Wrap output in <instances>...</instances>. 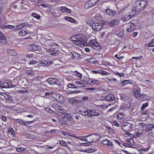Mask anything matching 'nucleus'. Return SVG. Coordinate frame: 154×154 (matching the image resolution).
<instances>
[{
  "label": "nucleus",
  "instance_id": "obj_1",
  "mask_svg": "<svg viewBox=\"0 0 154 154\" xmlns=\"http://www.w3.org/2000/svg\"><path fill=\"white\" fill-rule=\"evenodd\" d=\"M75 41V44L79 47H82L83 45H86L87 42L85 36L82 35H76Z\"/></svg>",
  "mask_w": 154,
  "mask_h": 154
},
{
  "label": "nucleus",
  "instance_id": "obj_2",
  "mask_svg": "<svg viewBox=\"0 0 154 154\" xmlns=\"http://www.w3.org/2000/svg\"><path fill=\"white\" fill-rule=\"evenodd\" d=\"M134 92L135 97L139 100L144 101L146 100H149L150 99L149 96L144 94H140L137 89H134Z\"/></svg>",
  "mask_w": 154,
  "mask_h": 154
},
{
  "label": "nucleus",
  "instance_id": "obj_3",
  "mask_svg": "<svg viewBox=\"0 0 154 154\" xmlns=\"http://www.w3.org/2000/svg\"><path fill=\"white\" fill-rule=\"evenodd\" d=\"M146 0H141L137 1L135 3L134 7L137 11H140L143 9L147 3Z\"/></svg>",
  "mask_w": 154,
  "mask_h": 154
},
{
  "label": "nucleus",
  "instance_id": "obj_4",
  "mask_svg": "<svg viewBox=\"0 0 154 154\" xmlns=\"http://www.w3.org/2000/svg\"><path fill=\"white\" fill-rule=\"evenodd\" d=\"M46 82L51 85H60V82L57 79L53 78H50L47 79Z\"/></svg>",
  "mask_w": 154,
  "mask_h": 154
},
{
  "label": "nucleus",
  "instance_id": "obj_5",
  "mask_svg": "<svg viewBox=\"0 0 154 154\" xmlns=\"http://www.w3.org/2000/svg\"><path fill=\"white\" fill-rule=\"evenodd\" d=\"M99 2L98 0H90L85 5V8H88L97 5L99 3Z\"/></svg>",
  "mask_w": 154,
  "mask_h": 154
},
{
  "label": "nucleus",
  "instance_id": "obj_6",
  "mask_svg": "<svg viewBox=\"0 0 154 154\" xmlns=\"http://www.w3.org/2000/svg\"><path fill=\"white\" fill-rule=\"evenodd\" d=\"M53 97L55 98L56 100L58 101L62 102L64 100H63V97L59 94H58L56 93H54L52 94Z\"/></svg>",
  "mask_w": 154,
  "mask_h": 154
},
{
  "label": "nucleus",
  "instance_id": "obj_7",
  "mask_svg": "<svg viewBox=\"0 0 154 154\" xmlns=\"http://www.w3.org/2000/svg\"><path fill=\"white\" fill-rule=\"evenodd\" d=\"M69 54L68 56L69 57H72V58L75 60L77 59L80 57V54L77 53L74 51H72L70 52L71 51L69 50Z\"/></svg>",
  "mask_w": 154,
  "mask_h": 154
},
{
  "label": "nucleus",
  "instance_id": "obj_8",
  "mask_svg": "<svg viewBox=\"0 0 154 154\" xmlns=\"http://www.w3.org/2000/svg\"><path fill=\"white\" fill-rule=\"evenodd\" d=\"M89 112H91L93 114V117L98 116L99 115L102 114V111L99 110H96L93 109H90L88 110Z\"/></svg>",
  "mask_w": 154,
  "mask_h": 154
},
{
  "label": "nucleus",
  "instance_id": "obj_9",
  "mask_svg": "<svg viewBox=\"0 0 154 154\" xmlns=\"http://www.w3.org/2000/svg\"><path fill=\"white\" fill-rule=\"evenodd\" d=\"M105 12L107 15L111 17L114 16L116 13L115 11L109 9L106 10Z\"/></svg>",
  "mask_w": 154,
  "mask_h": 154
},
{
  "label": "nucleus",
  "instance_id": "obj_10",
  "mask_svg": "<svg viewBox=\"0 0 154 154\" xmlns=\"http://www.w3.org/2000/svg\"><path fill=\"white\" fill-rule=\"evenodd\" d=\"M119 23V22L116 20H114L110 22L108 21L106 24L111 27H114Z\"/></svg>",
  "mask_w": 154,
  "mask_h": 154
},
{
  "label": "nucleus",
  "instance_id": "obj_11",
  "mask_svg": "<svg viewBox=\"0 0 154 154\" xmlns=\"http://www.w3.org/2000/svg\"><path fill=\"white\" fill-rule=\"evenodd\" d=\"M128 143H124L123 145L125 147H131L134 144L133 140L132 138H130L128 140Z\"/></svg>",
  "mask_w": 154,
  "mask_h": 154
},
{
  "label": "nucleus",
  "instance_id": "obj_12",
  "mask_svg": "<svg viewBox=\"0 0 154 154\" xmlns=\"http://www.w3.org/2000/svg\"><path fill=\"white\" fill-rule=\"evenodd\" d=\"M48 51L50 53V54L55 56H57L58 55L59 52L57 50L54 49L53 48L49 49Z\"/></svg>",
  "mask_w": 154,
  "mask_h": 154
},
{
  "label": "nucleus",
  "instance_id": "obj_13",
  "mask_svg": "<svg viewBox=\"0 0 154 154\" xmlns=\"http://www.w3.org/2000/svg\"><path fill=\"white\" fill-rule=\"evenodd\" d=\"M30 33V32L29 30H28L26 29H23L20 31L19 33V35L20 36H24L26 34H29Z\"/></svg>",
  "mask_w": 154,
  "mask_h": 154
},
{
  "label": "nucleus",
  "instance_id": "obj_14",
  "mask_svg": "<svg viewBox=\"0 0 154 154\" xmlns=\"http://www.w3.org/2000/svg\"><path fill=\"white\" fill-rule=\"evenodd\" d=\"M144 129H143V131H145V132H147L152 130L151 124H146L145 126H144Z\"/></svg>",
  "mask_w": 154,
  "mask_h": 154
},
{
  "label": "nucleus",
  "instance_id": "obj_15",
  "mask_svg": "<svg viewBox=\"0 0 154 154\" xmlns=\"http://www.w3.org/2000/svg\"><path fill=\"white\" fill-rule=\"evenodd\" d=\"M97 134H90L89 135H88L87 136V137H90L91 138L90 139L91 140H88L87 141V142L89 143H92L93 142V141H94V140H97Z\"/></svg>",
  "mask_w": 154,
  "mask_h": 154
},
{
  "label": "nucleus",
  "instance_id": "obj_16",
  "mask_svg": "<svg viewBox=\"0 0 154 154\" xmlns=\"http://www.w3.org/2000/svg\"><path fill=\"white\" fill-rule=\"evenodd\" d=\"M102 26L100 25L98 23H94L93 29L95 31H99L101 29Z\"/></svg>",
  "mask_w": 154,
  "mask_h": 154
},
{
  "label": "nucleus",
  "instance_id": "obj_17",
  "mask_svg": "<svg viewBox=\"0 0 154 154\" xmlns=\"http://www.w3.org/2000/svg\"><path fill=\"white\" fill-rule=\"evenodd\" d=\"M61 115L63 119L62 120V123L63 125H66L67 123L66 120L67 116V114L66 113H65V114H62Z\"/></svg>",
  "mask_w": 154,
  "mask_h": 154
},
{
  "label": "nucleus",
  "instance_id": "obj_18",
  "mask_svg": "<svg viewBox=\"0 0 154 154\" xmlns=\"http://www.w3.org/2000/svg\"><path fill=\"white\" fill-rule=\"evenodd\" d=\"M105 99L107 100L112 101L115 100V97L112 94H110L107 95L105 97Z\"/></svg>",
  "mask_w": 154,
  "mask_h": 154
},
{
  "label": "nucleus",
  "instance_id": "obj_19",
  "mask_svg": "<svg viewBox=\"0 0 154 154\" xmlns=\"http://www.w3.org/2000/svg\"><path fill=\"white\" fill-rule=\"evenodd\" d=\"M134 26V24L133 23H131L128 25V28L126 29V31L127 32H131L133 31L134 28H132V26Z\"/></svg>",
  "mask_w": 154,
  "mask_h": 154
},
{
  "label": "nucleus",
  "instance_id": "obj_20",
  "mask_svg": "<svg viewBox=\"0 0 154 154\" xmlns=\"http://www.w3.org/2000/svg\"><path fill=\"white\" fill-rule=\"evenodd\" d=\"M68 102H69L70 104L72 105H75L79 102V101L73 99H70L68 100Z\"/></svg>",
  "mask_w": 154,
  "mask_h": 154
},
{
  "label": "nucleus",
  "instance_id": "obj_21",
  "mask_svg": "<svg viewBox=\"0 0 154 154\" xmlns=\"http://www.w3.org/2000/svg\"><path fill=\"white\" fill-rule=\"evenodd\" d=\"M32 48L33 50L38 51L41 48V46L37 44H35L32 45Z\"/></svg>",
  "mask_w": 154,
  "mask_h": 154
},
{
  "label": "nucleus",
  "instance_id": "obj_22",
  "mask_svg": "<svg viewBox=\"0 0 154 154\" xmlns=\"http://www.w3.org/2000/svg\"><path fill=\"white\" fill-rule=\"evenodd\" d=\"M97 44V42L95 40H90L89 42V44L93 48Z\"/></svg>",
  "mask_w": 154,
  "mask_h": 154
},
{
  "label": "nucleus",
  "instance_id": "obj_23",
  "mask_svg": "<svg viewBox=\"0 0 154 154\" xmlns=\"http://www.w3.org/2000/svg\"><path fill=\"white\" fill-rule=\"evenodd\" d=\"M26 136L29 139H34L35 138V135L32 134L27 133L26 134Z\"/></svg>",
  "mask_w": 154,
  "mask_h": 154
},
{
  "label": "nucleus",
  "instance_id": "obj_24",
  "mask_svg": "<svg viewBox=\"0 0 154 154\" xmlns=\"http://www.w3.org/2000/svg\"><path fill=\"white\" fill-rule=\"evenodd\" d=\"M8 132L10 133L14 137H15V133L14 129L11 127H10L8 130Z\"/></svg>",
  "mask_w": 154,
  "mask_h": 154
},
{
  "label": "nucleus",
  "instance_id": "obj_25",
  "mask_svg": "<svg viewBox=\"0 0 154 154\" xmlns=\"http://www.w3.org/2000/svg\"><path fill=\"white\" fill-rule=\"evenodd\" d=\"M122 85H124L128 84H131L132 83V82L131 80H125L122 82Z\"/></svg>",
  "mask_w": 154,
  "mask_h": 154
},
{
  "label": "nucleus",
  "instance_id": "obj_26",
  "mask_svg": "<svg viewBox=\"0 0 154 154\" xmlns=\"http://www.w3.org/2000/svg\"><path fill=\"white\" fill-rule=\"evenodd\" d=\"M88 137L87 136H80V137H77L76 138L79 139V140H83L85 141H86L87 142L88 140H87V139L86 138V137Z\"/></svg>",
  "mask_w": 154,
  "mask_h": 154
},
{
  "label": "nucleus",
  "instance_id": "obj_27",
  "mask_svg": "<svg viewBox=\"0 0 154 154\" xmlns=\"http://www.w3.org/2000/svg\"><path fill=\"white\" fill-rule=\"evenodd\" d=\"M119 119H122L124 118V114L123 112H120L117 115Z\"/></svg>",
  "mask_w": 154,
  "mask_h": 154
},
{
  "label": "nucleus",
  "instance_id": "obj_28",
  "mask_svg": "<svg viewBox=\"0 0 154 154\" xmlns=\"http://www.w3.org/2000/svg\"><path fill=\"white\" fill-rule=\"evenodd\" d=\"M26 25V24L25 23H22L21 25H18V26H16V28H15L14 29H19L22 28L23 27L25 26Z\"/></svg>",
  "mask_w": 154,
  "mask_h": 154
},
{
  "label": "nucleus",
  "instance_id": "obj_29",
  "mask_svg": "<svg viewBox=\"0 0 154 154\" xmlns=\"http://www.w3.org/2000/svg\"><path fill=\"white\" fill-rule=\"evenodd\" d=\"M0 42L3 45L6 44L7 42L6 37H5L1 40H0Z\"/></svg>",
  "mask_w": 154,
  "mask_h": 154
},
{
  "label": "nucleus",
  "instance_id": "obj_30",
  "mask_svg": "<svg viewBox=\"0 0 154 154\" xmlns=\"http://www.w3.org/2000/svg\"><path fill=\"white\" fill-rule=\"evenodd\" d=\"M124 126H125L126 127V128H129V129H128V130H130L131 129L132 127V125L129 123H128L126 124V125H124Z\"/></svg>",
  "mask_w": 154,
  "mask_h": 154
},
{
  "label": "nucleus",
  "instance_id": "obj_31",
  "mask_svg": "<svg viewBox=\"0 0 154 154\" xmlns=\"http://www.w3.org/2000/svg\"><path fill=\"white\" fill-rule=\"evenodd\" d=\"M32 15L35 18L38 19H39L40 18V16L36 13H33L32 14Z\"/></svg>",
  "mask_w": 154,
  "mask_h": 154
},
{
  "label": "nucleus",
  "instance_id": "obj_32",
  "mask_svg": "<svg viewBox=\"0 0 154 154\" xmlns=\"http://www.w3.org/2000/svg\"><path fill=\"white\" fill-rule=\"evenodd\" d=\"M148 106V103H143L142 104V106L141 107V110H143L145 108L147 107Z\"/></svg>",
  "mask_w": 154,
  "mask_h": 154
},
{
  "label": "nucleus",
  "instance_id": "obj_33",
  "mask_svg": "<svg viewBox=\"0 0 154 154\" xmlns=\"http://www.w3.org/2000/svg\"><path fill=\"white\" fill-rule=\"evenodd\" d=\"M78 113L79 114H81L82 115L84 116H86V113H87V111H86V110L84 111V110H79V111Z\"/></svg>",
  "mask_w": 154,
  "mask_h": 154
},
{
  "label": "nucleus",
  "instance_id": "obj_34",
  "mask_svg": "<svg viewBox=\"0 0 154 154\" xmlns=\"http://www.w3.org/2000/svg\"><path fill=\"white\" fill-rule=\"evenodd\" d=\"M80 92V91H78V90H76L75 91H71V90H68V94H72L74 93H78L79 92Z\"/></svg>",
  "mask_w": 154,
  "mask_h": 154
},
{
  "label": "nucleus",
  "instance_id": "obj_35",
  "mask_svg": "<svg viewBox=\"0 0 154 154\" xmlns=\"http://www.w3.org/2000/svg\"><path fill=\"white\" fill-rule=\"evenodd\" d=\"M102 48V47L98 45H96L95 46L93 47V48L96 50H99Z\"/></svg>",
  "mask_w": 154,
  "mask_h": 154
},
{
  "label": "nucleus",
  "instance_id": "obj_36",
  "mask_svg": "<svg viewBox=\"0 0 154 154\" xmlns=\"http://www.w3.org/2000/svg\"><path fill=\"white\" fill-rule=\"evenodd\" d=\"M68 21L71 23H74L75 22V20L73 18L68 17Z\"/></svg>",
  "mask_w": 154,
  "mask_h": 154
},
{
  "label": "nucleus",
  "instance_id": "obj_37",
  "mask_svg": "<svg viewBox=\"0 0 154 154\" xmlns=\"http://www.w3.org/2000/svg\"><path fill=\"white\" fill-rule=\"evenodd\" d=\"M94 23H95L93 21H88L87 24L89 26H91L93 29Z\"/></svg>",
  "mask_w": 154,
  "mask_h": 154
},
{
  "label": "nucleus",
  "instance_id": "obj_38",
  "mask_svg": "<svg viewBox=\"0 0 154 154\" xmlns=\"http://www.w3.org/2000/svg\"><path fill=\"white\" fill-rule=\"evenodd\" d=\"M100 74H101L103 75H107L109 74V73L108 72H106L101 70H100Z\"/></svg>",
  "mask_w": 154,
  "mask_h": 154
},
{
  "label": "nucleus",
  "instance_id": "obj_39",
  "mask_svg": "<svg viewBox=\"0 0 154 154\" xmlns=\"http://www.w3.org/2000/svg\"><path fill=\"white\" fill-rule=\"evenodd\" d=\"M60 10L63 12H67V8L65 7L62 6L61 7Z\"/></svg>",
  "mask_w": 154,
  "mask_h": 154
},
{
  "label": "nucleus",
  "instance_id": "obj_40",
  "mask_svg": "<svg viewBox=\"0 0 154 154\" xmlns=\"http://www.w3.org/2000/svg\"><path fill=\"white\" fill-rule=\"evenodd\" d=\"M76 38V35L72 36L70 38L69 40L73 42V43L74 44H75V41Z\"/></svg>",
  "mask_w": 154,
  "mask_h": 154
},
{
  "label": "nucleus",
  "instance_id": "obj_41",
  "mask_svg": "<svg viewBox=\"0 0 154 154\" xmlns=\"http://www.w3.org/2000/svg\"><path fill=\"white\" fill-rule=\"evenodd\" d=\"M56 131V130L55 129H52L50 131H46V133L48 134H50L52 133H55Z\"/></svg>",
  "mask_w": 154,
  "mask_h": 154
},
{
  "label": "nucleus",
  "instance_id": "obj_42",
  "mask_svg": "<svg viewBox=\"0 0 154 154\" xmlns=\"http://www.w3.org/2000/svg\"><path fill=\"white\" fill-rule=\"evenodd\" d=\"M93 114L91 112H89L88 111H87V113H86V115H87V116L88 117H90L92 118H94L93 117Z\"/></svg>",
  "mask_w": 154,
  "mask_h": 154
},
{
  "label": "nucleus",
  "instance_id": "obj_43",
  "mask_svg": "<svg viewBox=\"0 0 154 154\" xmlns=\"http://www.w3.org/2000/svg\"><path fill=\"white\" fill-rule=\"evenodd\" d=\"M123 31H121L119 33L117 34V35L118 37H121L123 36Z\"/></svg>",
  "mask_w": 154,
  "mask_h": 154
},
{
  "label": "nucleus",
  "instance_id": "obj_44",
  "mask_svg": "<svg viewBox=\"0 0 154 154\" xmlns=\"http://www.w3.org/2000/svg\"><path fill=\"white\" fill-rule=\"evenodd\" d=\"M75 83L76 84L79 85L81 87H83L84 86V85L82 83H81L78 81H76Z\"/></svg>",
  "mask_w": 154,
  "mask_h": 154
},
{
  "label": "nucleus",
  "instance_id": "obj_45",
  "mask_svg": "<svg viewBox=\"0 0 154 154\" xmlns=\"http://www.w3.org/2000/svg\"><path fill=\"white\" fill-rule=\"evenodd\" d=\"M154 133L152 132H149L147 134V136L150 137H152L154 136Z\"/></svg>",
  "mask_w": 154,
  "mask_h": 154
},
{
  "label": "nucleus",
  "instance_id": "obj_46",
  "mask_svg": "<svg viewBox=\"0 0 154 154\" xmlns=\"http://www.w3.org/2000/svg\"><path fill=\"white\" fill-rule=\"evenodd\" d=\"M91 80H92V79H90V81L91 82H93V83H94V84H96L97 85L98 84L99 81L98 80H97L96 79H95V80H94L92 81Z\"/></svg>",
  "mask_w": 154,
  "mask_h": 154
},
{
  "label": "nucleus",
  "instance_id": "obj_47",
  "mask_svg": "<svg viewBox=\"0 0 154 154\" xmlns=\"http://www.w3.org/2000/svg\"><path fill=\"white\" fill-rule=\"evenodd\" d=\"M100 142L102 143L103 144H107V143H108V140L107 139H106L105 140H103L100 141Z\"/></svg>",
  "mask_w": 154,
  "mask_h": 154
},
{
  "label": "nucleus",
  "instance_id": "obj_48",
  "mask_svg": "<svg viewBox=\"0 0 154 154\" xmlns=\"http://www.w3.org/2000/svg\"><path fill=\"white\" fill-rule=\"evenodd\" d=\"M60 113L62 114H65V113H66L67 111L66 110H64V109H60Z\"/></svg>",
  "mask_w": 154,
  "mask_h": 154
},
{
  "label": "nucleus",
  "instance_id": "obj_49",
  "mask_svg": "<svg viewBox=\"0 0 154 154\" xmlns=\"http://www.w3.org/2000/svg\"><path fill=\"white\" fill-rule=\"evenodd\" d=\"M5 37V36L4 34L0 31V40H1Z\"/></svg>",
  "mask_w": 154,
  "mask_h": 154
},
{
  "label": "nucleus",
  "instance_id": "obj_50",
  "mask_svg": "<svg viewBox=\"0 0 154 154\" xmlns=\"http://www.w3.org/2000/svg\"><path fill=\"white\" fill-rule=\"evenodd\" d=\"M68 88H77L76 87H75V86L74 85H73L72 84H70L68 85Z\"/></svg>",
  "mask_w": 154,
  "mask_h": 154
},
{
  "label": "nucleus",
  "instance_id": "obj_51",
  "mask_svg": "<svg viewBox=\"0 0 154 154\" xmlns=\"http://www.w3.org/2000/svg\"><path fill=\"white\" fill-rule=\"evenodd\" d=\"M2 120L4 122H6L7 120V119L5 116L3 115L1 117Z\"/></svg>",
  "mask_w": 154,
  "mask_h": 154
},
{
  "label": "nucleus",
  "instance_id": "obj_52",
  "mask_svg": "<svg viewBox=\"0 0 154 154\" xmlns=\"http://www.w3.org/2000/svg\"><path fill=\"white\" fill-rule=\"evenodd\" d=\"M60 143L61 145L63 146H65L66 145L65 142L63 140L60 141Z\"/></svg>",
  "mask_w": 154,
  "mask_h": 154
},
{
  "label": "nucleus",
  "instance_id": "obj_53",
  "mask_svg": "<svg viewBox=\"0 0 154 154\" xmlns=\"http://www.w3.org/2000/svg\"><path fill=\"white\" fill-rule=\"evenodd\" d=\"M90 63L92 64H94L95 63V61L94 60V59L93 58H90Z\"/></svg>",
  "mask_w": 154,
  "mask_h": 154
},
{
  "label": "nucleus",
  "instance_id": "obj_54",
  "mask_svg": "<svg viewBox=\"0 0 154 154\" xmlns=\"http://www.w3.org/2000/svg\"><path fill=\"white\" fill-rule=\"evenodd\" d=\"M142 56H140L139 57H133L132 58L135 60H139L141 59L142 58Z\"/></svg>",
  "mask_w": 154,
  "mask_h": 154
},
{
  "label": "nucleus",
  "instance_id": "obj_55",
  "mask_svg": "<svg viewBox=\"0 0 154 154\" xmlns=\"http://www.w3.org/2000/svg\"><path fill=\"white\" fill-rule=\"evenodd\" d=\"M114 125L116 126L117 127H120V125H119V124L117 122H114Z\"/></svg>",
  "mask_w": 154,
  "mask_h": 154
},
{
  "label": "nucleus",
  "instance_id": "obj_56",
  "mask_svg": "<svg viewBox=\"0 0 154 154\" xmlns=\"http://www.w3.org/2000/svg\"><path fill=\"white\" fill-rule=\"evenodd\" d=\"M100 70H99L98 71L95 70V71H92V72L93 73H94L95 74H97L98 73H100Z\"/></svg>",
  "mask_w": 154,
  "mask_h": 154
},
{
  "label": "nucleus",
  "instance_id": "obj_57",
  "mask_svg": "<svg viewBox=\"0 0 154 154\" xmlns=\"http://www.w3.org/2000/svg\"><path fill=\"white\" fill-rule=\"evenodd\" d=\"M122 20L124 21H125L127 20H129V19H128V17H127L125 16L124 17H123L122 18Z\"/></svg>",
  "mask_w": 154,
  "mask_h": 154
},
{
  "label": "nucleus",
  "instance_id": "obj_58",
  "mask_svg": "<svg viewBox=\"0 0 154 154\" xmlns=\"http://www.w3.org/2000/svg\"><path fill=\"white\" fill-rule=\"evenodd\" d=\"M68 121H73V119L70 116H68Z\"/></svg>",
  "mask_w": 154,
  "mask_h": 154
},
{
  "label": "nucleus",
  "instance_id": "obj_59",
  "mask_svg": "<svg viewBox=\"0 0 154 154\" xmlns=\"http://www.w3.org/2000/svg\"><path fill=\"white\" fill-rule=\"evenodd\" d=\"M26 57L28 58H30L33 57L32 55L31 54H29L26 55Z\"/></svg>",
  "mask_w": 154,
  "mask_h": 154
},
{
  "label": "nucleus",
  "instance_id": "obj_60",
  "mask_svg": "<svg viewBox=\"0 0 154 154\" xmlns=\"http://www.w3.org/2000/svg\"><path fill=\"white\" fill-rule=\"evenodd\" d=\"M97 140H99L101 138V136L99 134H97Z\"/></svg>",
  "mask_w": 154,
  "mask_h": 154
},
{
  "label": "nucleus",
  "instance_id": "obj_61",
  "mask_svg": "<svg viewBox=\"0 0 154 154\" xmlns=\"http://www.w3.org/2000/svg\"><path fill=\"white\" fill-rule=\"evenodd\" d=\"M37 62L36 60H32L30 62V64H34Z\"/></svg>",
  "mask_w": 154,
  "mask_h": 154
},
{
  "label": "nucleus",
  "instance_id": "obj_62",
  "mask_svg": "<svg viewBox=\"0 0 154 154\" xmlns=\"http://www.w3.org/2000/svg\"><path fill=\"white\" fill-rule=\"evenodd\" d=\"M117 74L118 75H119V76H123L124 75V74L123 73H119V72H117Z\"/></svg>",
  "mask_w": 154,
  "mask_h": 154
},
{
  "label": "nucleus",
  "instance_id": "obj_63",
  "mask_svg": "<svg viewBox=\"0 0 154 154\" xmlns=\"http://www.w3.org/2000/svg\"><path fill=\"white\" fill-rule=\"evenodd\" d=\"M5 88H10V85H11V84H8L7 83H5Z\"/></svg>",
  "mask_w": 154,
  "mask_h": 154
},
{
  "label": "nucleus",
  "instance_id": "obj_64",
  "mask_svg": "<svg viewBox=\"0 0 154 154\" xmlns=\"http://www.w3.org/2000/svg\"><path fill=\"white\" fill-rule=\"evenodd\" d=\"M76 75L79 78H82V74L79 72H77L76 74Z\"/></svg>",
  "mask_w": 154,
  "mask_h": 154
}]
</instances>
